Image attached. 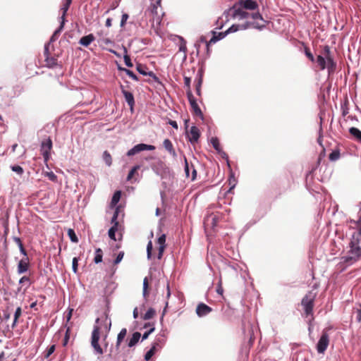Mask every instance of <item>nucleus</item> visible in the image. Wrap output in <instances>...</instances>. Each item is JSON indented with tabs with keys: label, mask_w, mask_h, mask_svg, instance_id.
Here are the masks:
<instances>
[{
	"label": "nucleus",
	"mask_w": 361,
	"mask_h": 361,
	"mask_svg": "<svg viewBox=\"0 0 361 361\" xmlns=\"http://www.w3.org/2000/svg\"><path fill=\"white\" fill-rule=\"evenodd\" d=\"M350 228L355 229V231L351 235L346 255L341 259L340 264L343 268L353 265L361 259V216L357 221L350 220Z\"/></svg>",
	"instance_id": "nucleus-1"
},
{
	"label": "nucleus",
	"mask_w": 361,
	"mask_h": 361,
	"mask_svg": "<svg viewBox=\"0 0 361 361\" xmlns=\"http://www.w3.org/2000/svg\"><path fill=\"white\" fill-rule=\"evenodd\" d=\"M99 320V318H97L95 320V324L93 326V330L91 334L90 343L91 346L94 349V351L96 354L102 355L104 351L102 345L99 344V341L101 339V338H102L103 341L105 343L104 348H106L108 345V343H106L107 333L103 334L102 326L98 325Z\"/></svg>",
	"instance_id": "nucleus-2"
},
{
	"label": "nucleus",
	"mask_w": 361,
	"mask_h": 361,
	"mask_svg": "<svg viewBox=\"0 0 361 361\" xmlns=\"http://www.w3.org/2000/svg\"><path fill=\"white\" fill-rule=\"evenodd\" d=\"M317 292L311 290L302 298L301 305L302 307L305 317H310V321L314 319L313 309L314 307V300L317 297Z\"/></svg>",
	"instance_id": "nucleus-3"
},
{
	"label": "nucleus",
	"mask_w": 361,
	"mask_h": 361,
	"mask_svg": "<svg viewBox=\"0 0 361 361\" xmlns=\"http://www.w3.org/2000/svg\"><path fill=\"white\" fill-rule=\"evenodd\" d=\"M232 12V16L234 18L244 19L252 18L253 20H261L264 22L263 18L259 13H250L247 11L243 10L240 7H238L237 5H233V6L230 9Z\"/></svg>",
	"instance_id": "nucleus-4"
},
{
	"label": "nucleus",
	"mask_w": 361,
	"mask_h": 361,
	"mask_svg": "<svg viewBox=\"0 0 361 361\" xmlns=\"http://www.w3.org/2000/svg\"><path fill=\"white\" fill-rule=\"evenodd\" d=\"M322 56H324L327 61V69L329 73L334 72L336 67V63L334 60L333 56L331 55L330 47L326 45L323 48Z\"/></svg>",
	"instance_id": "nucleus-5"
},
{
	"label": "nucleus",
	"mask_w": 361,
	"mask_h": 361,
	"mask_svg": "<svg viewBox=\"0 0 361 361\" xmlns=\"http://www.w3.org/2000/svg\"><path fill=\"white\" fill-rule=\"evenodd\" d=\"M251 27L257 28V29H262L265 27V25L259 24L257 22H253V23L246 22L245 23L242 24V25H233L231 27H230L228 29L226 32L227 33L234 32L239 30H245V29H247Z\"/></svg>",
	"instance_id": "nucleus-6"
},
{
	"label": "nucleus",
	"mask_w": 361,
	"mask_h": 361,
	"mask_svg": "<svg viewBox=\"0 0 361 361\" xmlns=\"http://www.w3.org/2000/svg\"><path fill=\"white\" fill-rule=\"evenodd\" d=\"M329 344V336L326 331L322 334L317 344V350L319 353H324Z\"/></svg>",
	"instance_id": "nucleus-7"
},
{
	"label": "nucleus",
	"mask_w": 361,
	"mask_h": 361,
	"mask_svg": "<svg viewBox=\"0 0 361 361\" xmlns=\"http://www.w3.org/2000/svg\"><path fill=\"white\" fill-rule=\"evenodd\" d=\"M52 148V141L50 137L42 142L40 152L44 157V161L50 158V151Z\"/></svg>",
	"instance_id": "nucleus-8"
},
{
	"label": "nucleus",
	"mask_w": 361,
	"mask_h": 361,
	"mask_svg": "<svg viewBox=\"0 0 361 361\" xmlns=\"http://www.w3.org/2000/svg\"><path fill=\"white\" fill-rule=\"evenodd\" d=\"M155 149V147L151 145H147L144 143L137 144L134 146L132 149L127 152V156L131 157L133 156L142 151L144 150H154Z\"/></svg>",
	"instance_id": "nucleus-9"
},
{
	"label": "nucleus",
	"mask_w": 361,
	"mask_h": 361,
	"mask_svg": "<svg viewBox=\"0 0 361 361\" xmlns=\"http://www.w3.org/2000/svg\"><path fill=\"white\" fill-rule=\"evenodd\" d=\"M126 335H127V329L126 328L122 329L117 336L116 343V346H115L116 351H117V353H114V351L111 350V352L109 355L110 357L116 358L117 355L119 353L118 351H119V349L121 347V344L125 339Z\"/></svg>",
	"instance_id": "nucleus-10"
},
{
	"label": "nucleus",
	"mask_w": 361,
	"mask_h": 361,
	"mask_svg": "<svg viewBox=\"0 0 361 361\" xmlns=\"http://www.w3.org/2000/svg\"><path fill=\"white\" fill-rule=\"evenodd\" d=\"M214 35L213 37L211 38V39L209 41V42H207L205 39H204V37H202L200 40L202 42H204L205 44H206V47H207V53L209 54V47L212 44H214L216 43L217 41L223 39L227 34L226 32H219V33H216L215 32H213Z\"/></svg>",
	"instance_id": "nucleus-11"
},
{
	"label": "nucleus",
	"mask_w": 361,
	"mask_h": 361,
	"mask_svg": "<svg viewBox=\"0 0 361 361\" xmlns=\"http://www.w3.org/2000/svg\"><path fill=\"white\" fill-rule=\"evenodd\" d=\"M238 7H240L243 10H255L258 8V4L255 1L253 0H240L238 4H235Z\"/></svg>",
	"instance_id": "nucleus-12"
},
{
	"label": "nucleus",
	"mask_w": 361,
	"mask_h": 361,
	"mask_svg": "<svg viewBox=\"0 0 361 361\" xmlns=\"http://www.w3.org/2000/svg\"><path fill=\"white\" fill-rule=\"evenodd\" d=\"M187 97L194 114L196 116H202V112L200 108L199 107L196 102V99H195L192 94V92H188V95H187Z\"/></svg>",
	"instance_id": "nucleus-13"
},
{
	"label": "nucleus",
	"mask_w": 361,
	"mask_h": 361,
	"mask_svg": "<svg viewBox=\"0 0 361 361\" xmlns=\"http://www.w3.org/2000/svg\"><path fill=\"white\" fill-rule=\"evenodd\" d=\"M219 221V216L218 214H211L206 216L204 219V225L214 228L216 226Z\"/></svg>",
	"instance_id": "nucleus-14"
},
{
	"label": "nucleus",
	"mask_w": 361,
	"mask_h": 361,
	"mask_svg": "<svg viewBox=\"0 0 361 361\" xmlns=\"http://www.w3.org/2000/svg\"><path fill=\"white\" fill-rule=\"evenodd\" d=\"M212 311V307L203 302L199 303L196 308V313L200 317L209 314Z\"/></svg>",
	"instance_id": "nucleus-15"
},
{
	"label": "nucleus",
	"mask_w": 361,
	"mask_h": 361,
	"mask_svg": "<svg viewBox=\"0 0 361 361\" xmlns=\"http://www.w3.org/2000/svg\"><path fill=\"white\" fill-rule=\"evenodd\" d=\"M200 133L197 127L192 126L188 133L189 140L192 144H195L199 140Z\"/></svg>",
	"instance_id": "nucleus-16"
},
{
	"label": "nucleus",
	"mask_w": 361,
	"mask_h": 361,
	"mask_svg": "<svg viewBox=\"0 0 361 361\" xmlns=\"http://www.w3.org/2000/svg\"><path fill=\"white\" fill-rule=\"evenodd\" d=\"M121 92L126 99V102L128 103V104L129 105V106L130 107V109H132L134 104H135V100H134V96L133 94L126 90L123 87V86L121 85Z\"/></svg>",
	"instance_id": "nucleus-17"
},
{
	"label": "nucleus",
	"mask_w": 361,
	"mask_h": 361,
	"mask_svg": "<svg viewBox=\"0 0 361 361\" xmlns=\"http://www.w3.org/2000/svg\"><path fill=\"white\" fill-rule=\"evenodd\" d=\"M163 145L165 149L174 158L177 157L176 150L173 146L171 141L169 139H165L163 142Z\"/></svg>",
	"instance_id": "nucleus-18"
},
{
	"label": "nucleus",
	"mask_w": 361,
	"mask_h": 361,
	"mask_svg": "<svg viewBox=\"0 0 361 361\" xmlns=\"http://www.w3.org/2000/svg\"><path fill=\"white\" fill-rule=\"evenodd\" d=\"M136 69L140 74H142L143 75H149V76L152 77L155 80H158V78L156 76V75L152 71H149V72L146 71L147 68L145 66H144L141 63H137V66H136Z\"/></svg>",
	"instance_id": "nucleus-19"
},
{
	"label": "nucleus",
	"mask_w": 361,
	"mask_h": 361,
	"mask_svg": "<svg viewBox=\"0 0 361 361\" xmlns=\"http://www.w3.org/2000/svg\"><path fill=\"white\" fill-rule=\"evenodd\" d=\"M165 242H166V235L162 234L161 236L159 237V238L157 240V243L159 245L158 259H161L162 257L164 249L166 247Z\"/></svg>",
	"instance_id": "nucleus-20"
},
{
	"label": "nucleus",
	"mask_w": 361,
	"mask_h": 361,
	"mask_svg": "<svg viewBox=\"0 0 361 361\" xmlns=\"http://www.w3.org/2000/svg\"><path fill=\"white\" fill-rule=\"evenodd\" d=\"M95 37L93 34H89L80 38L79 44L82 46L87 47L92 42H94Z\"/></svg>",
	"instance_id": "nucleus-21"
},
{
	"label": "nucleus",
	"mask_w": 361,
	"mask_h": 361,
	"mask_svg": "<svg viewBox=\"0 0 361 361\" xmlns=\"http://www.w3.org/2000/svg\"><path fill=\"white\" fill-rule=\"evenodd\" d=\"M29 268L28 258L22 259L18 264V273L23 274L27 271Z\"/></svg>",
	"instance_id": "nucleus-22"
},
{
	"label": "nucleus",
	"mask_w": 361,
	"mask_h": 361,
	"mask_svg": "<svg viewBox=\"0 0 361 361\" xmlns=\"http://www.w3.org/2000/svg\"><path fill=\"white\" fill-rule=\"evenodd\" d=\"M71 3H72V0H66L65 2L63 4L62 7L61 8V11H62V14H61V22L65 23L66 13L68 11Z\"/></svg>",
	"instance_id": "nucleus-23"
},
{
	"label": "nucleus",
	"mask_w": 361,
	"mask_h": 361,
	"mask_svg": "<svg viewBox=\"0 0 361 361\" xmlns=\"http://www.w3.org/2000/svg\"><path fill=\"white\" fill-rule=\"evenodd\" d=\"M141 337V334L139 332H135L133 333L132 337L128 341V346L129 348L133 347L135 345L137 342L139 341L140 338Z\"/></svg>",
	"instance_id": "nucleus-24"
},
{
	"label": "nucleus",
	"mask_w": 361,
	"mask_h": 361,
	"mask_svg": "<svg viewBox=\"0 0 361 361\" xmlns=\"http://www.w3.org/2000/svg\"><path fill=\"white\" fill-rule=\"evenodd\" d=\"M316 62L320 70L323 71L326 68H327V61L324 56L318 55Z\"/></svg>",
	"instance_id": "nucleus-25"
},
{
	"label": "nucleus",
	"mask_w": 361,
	"mask_h": 361,
	"mask_svg": "<svg viewBox=\"0 0 361 361\" xmlns=\"http://www.w3.org/2000/svg\"><path fill=\"white\" fill-rule=\"evenodd\" d=\"M142 295L145 299H147L149 295V280H148L147 277H145L143 280Z\"/></svg>",
	"instance_id": "nucleus-26"
},
{
	"label": "nucleus",
	"mask_w": 361,
	"mask_h": 361,
	"mask_svg": "<svg viewBox=\"0 0 361 361\" xmlns=\"http://www.w3.org/2000/svg\"><path fill=\"white\" fill-rule=\"evenodd\" d=\"M121 192L120 190H117L114 192L110 203L111 207H114L118 204L121 199Z\"/></svg>",
	"instance_id": "nucleus-27"
},
{
	"label": "nucleus",
	"mask_w": 361,
	"mask_h": 361,
	"mask_svg": "<svg viewBox=\"0 0 361 361\" xmlns=\"http://www.w3.org/2000/svg\"><path fill=\"white\" fill-rule=\"evenodd\" d=\"M349 133L357 140L361 142V131L358 128L355 127H352L349 129Z\"/></svg>",
	"instance_id": "nucleus-28"
},
{
	"label": "nucleus",
	"mask_w": 361,
	"mask_h": 361,
	"mask_svg": "<svg viewBox=\"0 0 361 361\" xmlns=\"http://www.w3.org/2000/svg\"><path fill=\"white\" fill-rule=\"evenodd\" d=\"M353 314L355 315L356 322H361V303L353 308Z\"/></svg>",
	"instance_id": "nucleus-29"
},
{
	"label": "nucleus",
	"mask_w": 361,
	"mask_h": 361,
	"mask_svg": "<svg viewBox=\"0 0 361 361\" xmlns=\"http://www.w3.org/2000/svg\"><path fill=\"white\" fill-rule=\"evenodd\" d=\"M158 344L157 343H154L152 345V347L150 348L149 350H148L145 355V359L146 360H149L151 359V357L155 354L156 351H157V345Z\"/></svg>",
	"instance_id": "nucleus-30"
},
{
	"label": "nucleus",
	"mask_w": 361,
	"mask_h": 361,
	"mask_svg": "<svg viewBox=\"0 0 361 361\" xmlns=\"http://www.w3.org/2000/svg\"><path fill=\"white\" fill-rule=\"evenodd\" d=\"M118 70L125 72L133 80L137 81L139 79L137 76L130 70L126 68L118 67Z\"/></svg>",
	"instance_id": "nucleus-31"
},
{
	"label": "nucleus",
	"mask_w": 361,
	"mask_h": 361,
	"mask_svg": "<svg viewBox=\"0 0 361 361\" xmlns=\"http://www.w3.org/2000/svg\"><path fill=\"white\" fill-rule=\"evenodd\" d=\"M103 160L106 163V164L110 166L112 164V158L111 155L108 151H104L103 153Z\"/></svg>",
	"instance_id": "nucleus-32"
},
{
	"label": "nucleus",
	"mask_w": 361,
	"mask_h": 361,
	"mask_svg": "<svg viewBox=\"0 0 361 361\" xmlns=\"http://www.w3.org/2000/svg\"><path fill=\"white\" fill-rule=\"evenodd\" d=\"M21 314H22V310H21V307H18L16 310V312H15V314H14V319H13V324H12V328L16 327V324H17L18 320V318L21 316Z\"/></svg>",
	"instance_id": "nucleus-33"
},
{
	"label": "nucleus",
	"mask_w": 361,
	"mask_h": 361,
	"mask_svg": "<svg viewBox=\"0 0 361 361\" xmlns=\"http://www.w3.org/2000/svg\"><path fill=\"white\" fill-rule=\"evenodd\" d=\"M67 233H68V237L70 238L71 240L73 242V243H78V238L77 237L75 231L72 228H68V231H67Z\"/></svg>",
	"instance_id": "nucleus-34"
},
{
	"label": "nucleus",
	"mask_w": 361,
	"mask_h": 361,
	"mask_svg": "<svg viewBox=\"0 0 361 361\" xmlns=\"http://www.w3.org/2000/svg\"><path fill=\"white\" fill-rule=\"evenodd\" d=\"M156 314V311L153 308H149L143 316V319L148 320L153 318Z\"/></svg>",
	"instance_id": "nucleus-35"
},
{
	"label": "nucleus",
	"mask_w": 361,
	"mask_h": 361,
	"mask_svg": "<svg viewBox=\"0 0 361 361\" xmlns=\"http://www.w3.org/2000/svg\"><path fill=\"white\" fill-rule=\"evenodd\" d=\"M140 166L139 165H136L132 168V169L129 171L127 180L130 181L133 178L135 173H137V171L140 169Z\"/></svg>",
	"instance_id": "nucleus-36"
},
{
	"label": "nucleus",
	"mask_w": 361,
	"mask_h": 361,
	"mask_svg": "<svg viewBox=\"0 0 361 361\" xmlns=\"http://www.w3.org/2000/svg\"><path fill=\"white\" fill-rule=\"evenodd\" d=\"M195 82H196V85H195L196 93L198 95H200L201 94V86H202V78L201 75H200L198 76V78L197 80H195Z\"/></svg>",
	"instance_id": "nucleus-37"
},
{
	"label": "nucleus",
	"mask_w": 361,
	"mask_h": 361,
	"mask_svg": "<svg viewBox=\"0 0 361 361\" xmlns=\"http://www.w3.org/2000/svg\"><path fill=\"white\" fill-rule=\"evenodd\" d=\"M46 62L49 68H54L57 65V59L54 57H47Z\"/></svg>",
	"instance_id": "nucleus-38"
},
{
	"label": "nucleus",
	"mask_w": 361,
	"mask_h": 361,
	"mask_svg": "<svg viewBox=\"0 0 361 361\" xmlns=\"http://www.w3.org/2000/svg\"><path fill=\"white\" fill-rule=\"evenodd\" d=\"M102 261V250L100 248H97L96 250L95 257L94 258V262L96 264H98Z\"/></svg>",
	"instance_id": "nucleus-39"
},
{
	"label": "nucleus",
	"mask_w": 361,
	"mask_h": 361,
	"mask_svg": "<svg viewBox=\"0 0 361 361\" xmlns=\"http://www.w3.org/2000/svg\"><path fill=\"white\" fill-rule=\"evenodd\" d=\"M63 27H64V22H61L59 27L56 30H55V32L52 35V36L51 37V41H54L56 39V38L59 36V35L61 33V32L63 29Z\"/></svg>",
	"instance_id": "nucleus-40"
},
{
	"label": "nucleus",
	"mask_w": 361,
	"mask_h": 361,
	"mask_svg": "<svg viewBox=\"0 0 361 361\" xmlns=\"http://www.w3.org/2000/svg\"><path fill=\"white\" fill-rule=\"evenodd\" d=\"M124 52H125V54H124L123 59H124V62H125L126 65L128 67H133V63L131 62V59H130V56L128 55V54H127L126 48H124Z\"/></svg>",
	"instance_id": "nucleus-41"
},
{
	"label": "nucleus",
	"mask_w": 361,
	"mask_h": 361,
	"mask_svg": "<svg viewBox=\"0 0 361 361\" xmlns=\"http://www.w3.org/2000/svg\"><path fill=\"white\" fill-rule=\"evenodd\" d=\"M191 79L190 77L184 76V84L186 87V94L188 95V92H192L190 88Z\"/></svg>",
	"instance_id": "nucleus-42"
},
{
	"label": "nucleus",
	"mask_w": 361,
	"mask_h": 361,
	"mask_svg": "<svg viewBox=\"0 0 361 361\" xmlns=\"http://www.w3.org/2000/svg\"><path fill=\"white\" fill-rule=\"evenodd\" d=\"M340 157V152L339 150H334L331 153H330L329 158L331 161H334L339 159Z\"/></svg>",
	"instance_id": "nucleus-43"
},
{
	"label": "nucleus",
	"mask_w": 361,
	"mask_h": 361,
	"mask_svg": "<svg viewBox=\"0 0 361 361\" xmlns=\"http://www.w3.org/2000/svg\"><path fill=\"white\" fill-rule=\"evenodd\" d=\"M179 51L183 52L187 51L186 42L183 37H180Z\"/></svg>",
	"instance_id": "nucleus-44"
},
{
	"label": "nucleus",
	"mask_w": 361,
	"mask_h": 361,
	"mask_svg": "<svg viewBox=\"0 0 361 361\" xmlns=\"http://www.w3.org/2000/svg\"><path fill=\"white\" fill-rule=\"evenodd\" d=\"M70 331H71V327L68 326L66 329L65 336L63 341V346H66L68 344V342L70 338Z\"/></svg>",
	"instance_id": "nucleus-45"
},
{
	"label": "nucleus",
	"mask_w": 361,
	"mask_h": 361,
	"mask_svg": "<svg viewBox=\"0 0 361 361\" xmlns=\"http://www.w3.org/2000/svg\"><path fill=\"white\" fill-rule=\"evenodd\" d=\"M211 142L216 150H220V143L217 137H212L211 140Z\"/></svg>",
	"instance_id": "nucleus-46"
},
{
	"label": "nucleus",
	"mask_w": 361,
	"mask_h": 361,
	"mask_svg": "<svg viewBox=\"0 0 361 361\" xmlns=\"http://www.w3.org/2000/svg\"><path fill=\"white\" fill-rule=\"evenodd\" d=\"M11 169L13 171L17 173L19 175H22L24 172L23 169L21 166H18V165L11 166Z\"/></svg>",
	"instance_id": "nucleus-47"
},
{
	"label": "nucleus",
	"mask_w": 361,
	"mask_h": 361,
	"mask_svg": "<svg viewBox=\"0 0 361 361\" xmlns=\"http://www.w3.org/2000/svg\"><path fill=\"white\" fill-rule=\"evenodd\" d=\"M305 54L306 56L312 61L314 62L315 59L313 54L311 53L310 49L307 47H305Z\"/></svg>",
	"instance_id": "nucleus-48"
},
{
	"label": "nucleus",
	"mask_w": 361,
	"mask_h": 361,
	"mask_svg": "<svg viewBox=\"0 0 361 361\" xmlns=\"http://www.w3.org/2000/svg\"><path fill=\"white\" fill-rule=\"evenodd\" d=\"M56 349V345H50L48 349L47 350V352H46V354L44 355V357L45 358H48L55 350Z\"/></svg>",
	"instance_id": "nucleus-49"
},
{
	"label": "nucleus",
	"mask_w": 361,
	"mask_h": 361,
	"mask_svg": "<svg viewBox=\"0 0 361 361\" xmlns=\"http://www.w3.org/2000/svg\"><path fill=\"white\" fill-rule=\"evenodd\" d=\"M216 292H217L218 294H219L221 295H223L224 288H223V286H222V280H221V278H220V279H219V281L218 282V284H217Z\"/></svg>",
	"instance_id": "nucleus-50"
},
{
	"label": "nucleus",
	"mask_w": 361,
	"mask_h": 361,
	"mask_svg": "<svg viewBox=\"0 0 361 361\" xmlns=\"http://www.w3.org/2000/svg\"><path fill=\"white\" fill-rule=\"evenodd\" d=\"M46 176L49 178L51 181L56 182L57 180V176L52 171L47 172Z\"/></svg>",
	"instance_id": "nucleus-51"
},
{
	"label": "nucleus",
	"mask_w": 361,
	"mask_h": 361,
	"mask_svg": "<svg viewBox=\"0 0 361 361\" xmlns=\"http://www.w3.org/2000/svg\"><path fill=\"white\" fill-rule=\"evenodd\" d=\"M78 259L77 257H74L72 262V268L74 273H77L78 271Z\"/></svg>",
	"instance_id": "nucleus-52"
},
{
	"label": "nucleus",
	"mask_w": 361,
	"mask_h": 361,
	"mask_svg": "<svg viewBox=\"0 0 361 361\" xmlns=\"http://www.w3.org/2000/svg\"><path fill=\"white\" fill-rule=\"evenodd\" d=\"M123 256H124V252H123V251L120 252L118 254L116 258L115 259L114 264H118L122 260V259L123 258Z\"/></svg>",
	"instance_id": "nucleus-53"
},
{
	"label": "nucleus",
	"mask_w": 361,
	"mask_h": 361,
	"mask_svg": "<svg viewBox=\"0 0 361 361\" xmlns=\"http://www.w3.org/2000/svg\"><path fill=\"white\" fill-rule=\"evenodd\" d=\"M116 231H116L114 228H110V229L109 230L108 234L111 239H112L114 240H116V235H115Z\"/></svg>",
	"instance_id": "nucleus-54"
},
{
	"label": "nucleus",
	"mask_w": 361,
	"mask_h": 361,
	"mask_svg": "<svg viewBox=\"0 0 361 361\" xmlns=\"http://www.w3.org/2000/svg\"><path fill=\"white\" fill-rule=\"evenodd\" d=\"M152 241H149L147 246V257L149 259L152 256Z\"/></svg>",
	"instance_id": "nucleus-55"
},
{
	"label": "nucleus",
	"mask_w": 361,
	"mask_h": 361,
	"mask_svg": "<svg viewBox=\"0 0 361 361\" xmlns=\"http://www.w3.org/2000/svg\"><path fill=\"white\" fill-rule=\"evenodd\" d=\"M128 18H129V16L127 13H123L122 15V18H121V27H124Z\"/></svg>",
	"instance_id": "nucleus-56"
},
{
	"label": "nucleus",
	"mask_w": 361,
	"mask_h": 361,
	"mask_svg": "<svg viewBox=\"0 0 361 361\" xmlns=\"http://www.w3.org/2000/svg\"><path fill=\"white\" fill-rule=\"evenodd\" d=\"M25 282H27L28 283L27 284V287L31 284L30 278L28 276H23L20 279L19 283H23Z\"/></svg>",
	"instance_id": "nucleus-57"
},
{
	"label": "nucleus",
	"mask_w": 361,
	"mask_h": 361,
	"mask_svg": "<svg viewBox=\"0 0 361 361\" xmlns=\"http://www.w3.org/2000/svg\"><path fill=\"white\" fill-rule=\"evenodd\" d=\"M118 212H119V207H117L115 209V212L114 213V215L112 216L111 222H114L117 221L118 216Z\"/></svg>",
	"instance_id": "nucleus-58"
},
{
	"label": "nucleus",
	"mask_w": 361,
	"mask_h": 361,
	"mask_svg": "<svg viewBox=\"0 0 361 361\" xmlns=\"http://www.w3.org/2000/svg\"><path fill=\"white\" fill-rule=\"evenodd\" d=\"M184 161H185V172L186 176L188 177L190 166H189L188 160L185 157H184Z\"/></svg>",
	"instance_id": "nucleus-59"
},
{
	"label": "nucleus",
	"mask_w": 361,
	"mask_h": 361,
	"mask_svg": "<svg viewBox=\"0 0 361 361\" xmlns=\"http://www.w3.org/2000/svg\"><path fill=\"white\" fill-rule=\"evenodd\" d=\"M10 319V313L8 312V309L6 310L3 312V319L7 322Z\"/></svg>",
	"instance_id": "nucleus-60"
},
{
	"label": "nucleus",
	"mask_w": 361,
	"mask_h": 361,
	"mask_svg": "<svg viewBox=\"0 0 361 361\" xmlns=\"http://www.w3.org/2000/svg\"><path fill=\"white\" fill-rule=\"evenodd\" d=\"M154 327H152L148 331L145 332L143 336H142V340H145L146 338H147V337L149 336V335L152 332L154 331Z\"/></svg>",
	"instance_id": "nucleus-61"
},
{
	"label": "nucleus",
	"mask_w": 361,
	"mask_h": 361,
	"mask_svg": "<svg viewBox=\"0 0 361 361\" xmlns=\"http://www.w3.org/2000/svg\"><path fill=\"white\" fill-rule=\"evenodd\" d=\"M13 241L18 245V247H20V245H23V243L20 238L13 237Z\"/></svg>",
	"instance_id": "nucleus-62"
},
{
	"label": "nucleus",
	"mask_w": 361,
	"mask_h": 361,
	"mask_svg": "<svg viewBox=\"0 0 361 361\" xmlns=\"http://www.w3.org/2000/svg\"><path fill=\"white\" fill-rule=\"evenodd\" d=\"M113 226L111 227V228H114L116 231H118V226H119V223L118 221H116L114 222H111Z\"/></svg>",
	"instance_id": "nucleus-63"
},
{
	"label": "nucleus",
	"mask_w": 361,
	"mask_h": 361,
	"mask_svg": "<svg viewBox=\"0 0 361 361\" xmlns=\"http://www.w3.org/2000/svg\"><path fill=\"white\" fill-rule=\"evenodd\" d=\"M191 167L192 169V180H194L196 178V176H197V171L195 169L193 165H192Z\"/></svg>",
	"instance_id": "nucleus-64"
}]
</instances>
